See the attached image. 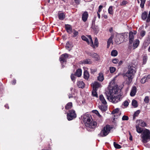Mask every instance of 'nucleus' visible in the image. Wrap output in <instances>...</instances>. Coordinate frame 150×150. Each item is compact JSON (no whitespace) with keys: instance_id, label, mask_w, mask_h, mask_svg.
I'll return each instance as SVG.
<instances>
[{"instance_id":"nucleus-1","label":"nucleus","mask_w":150,"mask_h":150,"mask_svg":"<svg viewBox=\"0 0 150 150\" xmlns=\"http://www.w3.org/2000/svg\"><path fill=\"white\" fill-rule=\"evenodd\" d=\"M136 71V68L135 67L133 66L128 67V70L125 74V76L127 77V83L129 84L132 82Z\"/></svg>"},{"instance_id":"nucleus-2","label":"nucleus","mask_w":150,"mask_h":150,"mask_svg":"<svg viewBox=\"0 0 150 150\" xmlns=\"http://www.w3.org/2000/svg\"><path fill=\"white\" fill-rule=\"evenodd\" d=\"M119 90L117 86H115L113 87H110L108 90L105 92L107 97L113 96L117 93Z\"/></svg>"},{"instance_id":"nucleus-3","label":"nucleus","mask_w":150,"mask_h":150,"mask_svg":"<svg viewBox=\"0 0 150 150\" xmlns=\"http://www.w3.org/2000/svg\"><path fill=\"white\" fill-rule=\"evenodd\" d=\"M139 133L142 132L141 137L142 138V141L143 143H146L150 140V132H137Z\"/></svg>"},{"instance_id":"nucleus-4","label":"nucleus","mask_w":150,"mask_h":150,"mask_svg":"<svg viewBox=\"0 0 150 150\" xmlns=\"http://www.w3.org/2000/svg\"><path fill=\"white\" fill-rule=\"evenodd\" d=\"M107 99L113 103H116L120 101L123 98V96L121 94L117 96H113L107 97Z\"/></svg>"},{"instance_id":"nucleus-5","label":"nucleus","mask_w":150,"mask_h":150,"mask_svg":"<svg viewBox=\"0 0 150 150\" xmlns=\"http://www.w3.org/2000/svg\"><path fill=\"white\" fill-rule=\"evenodd\" d=\"M137 123L138 124V125H137L136 126L137 131H143L140 126L143 127L146 126V124L145 122L143 120H137Z\"/></svg>"},{"instance_id":"nucleus-6","label":"nucleus","mask_w":150,"mask_h":150,"mask_svg":"<svg viewBox=\"0 0 150 150\" xmlns=\"http://www.w3.org/2000/svg\"><path fill=\"white\" fill-rule=\"evenodd\" d=\"M87 36L88 37L89 40H90V42H89V40L84 35L81 36V38L83 40L86 42L88 44L90 45L93 48H94L95 47V45L93 44V40L91 36L89 35Z\"/></svg>"},{"instance_id":"nucleus-7","label":"nucleus","mask_w":150,"mask_h":150,"mask_svg":"<svg viewBox=\"0 0 150 150\" xmlns=\"http://www.w3.org/2000/svg\"><path fill=\"white\" fill-rule=\"evenodd\" d=\"M91 120H93V119L91 115L88 114H86L83 116V121L86 126L88 125L89 122H90Z\"/></svg>"},{"instance_id":"nucleus-8","label":"nucleus","mask_w":150,"mask_h":150,"mask_svg":"<svg viewBox=\"0 0 150 150\" xmlns=\"http://www.w3.org/2000/svg\"><path fill=\"white\" fill-rule=\"evenodd\" d=\"M67 115V119L69 120H71L76 117V114L74 110H70Z\"/></svg>"},{"instance_id":"nucleus-9","label":"nucleus","mask_w":150,"mask_h":150,"mask_svg":"<svg viewBox=\"0 0 150 150\" xmlns=\"http://www.w3.org/2000/svg\"><path fill=\"white\" fill-rule=\"evenodd\" d=\"M91 120L90 122H89L88 125L86 127L90 128H94L96 127L97 125V123L95 121H93Z\"/></svg>"},{"instance_id":"nucleus-10","label":"nucleus","mask_w":150,"mask_h":150,"mask_svg":"<svg viewBox=\"0 0 150 150\" xmlns=\"http://www.w3.org/2000/svg\"><path fill=\"white\" fill-rule=\"evenodd\" d=\"M101 86L100 83L98 82L95 81L92 83L93 89L97 90Z\"/></svg>"},{"instance_id":"nucleus-11","label":"nucleus","mask_w":150,"mask_h":150,"mask_svg":"<svg viewBox=\"0 0 150 150\" xmlns=\"http://www.w3.org/2000/svg\"><path fill=\"white\" fill-rule=\"evenodd\" d=\"M68 57V55L67 53L62 55L59 58L60 61L61 62L62 61L63 62H66V59Z\"/></svg>"},{"instance_id":"nucleus-12","label":"nucleus","mask_w":150,"mask_h":150,"mask_svg":"<svg viewBox=\"0 0 150 150\" xmlns=\"http://www.w3.org/2000/svg\"><path fill=\"white\" fill-rule=\"evenodd\" d=\"M150 79V74H149L147 76H145L141 79L140 82L142 83H145L148 80Z\"/></svg>"},{"instance_id":"nucleus-13","label":"nucleus","mask_w":150,"mask_h":150,"mask_svg":"<svg viewBox=\"0 0 150 150\" xmlns=\"http://www.w3.org/2000/svg\"><path fill=\"white\" fill-rule=\"evenodd\" d=\"M129 38L130 44H132L134 39V33L132 31H130L129 33Z\"/></svg>"},{"instance_id":"nucleus-14","label":"nucleus","mask_w":150,"mask_h":150,"mask_svg":"<svg viewBox=\"0 0 150 150\" xmlns=\"http://www.w3.org/2000/svg\"><path fill=\"white\" fill-rule=\"evenodd\" d=\"M88 16V13L86 11L84 12L82 15V20L84 22H86Z\"/></svg>"},{"instance_id":"nucleus-15","label":"nucleus","mask_w":150,"mask_h":150,"mask_svg":"<svg viewBox=\"0 0 150 150\" xmlns=\"http://www.w3.org/2000/svg\"><path fill=\"white\" fill-rule=\"evenodd\" d=\"M113 128L112 126H111L109 125H107L104 127L102 131H110Z\"/></svg>"},{"instance_id":"nucleus-16","label":"nucleus","mask_w":150,"mask_h":150,"mask_svg":"<svg viewBox=\"0 0 150 150\" xmlns=\"http://www.w3.org/2000/svg\"><path fill=\"white\" fill-rule=\"evenodd\" d=\"M137 92V88L136 86H133L131 90L130 95L132 96H133L135 95Z\"/></svg>"},{"instance_id":"nucleus-17","label":"nucleus","mask_w":150,"mask_h":150,"mask_svg":"<svg viewBox=\"0 0 150 150\" xmlns=\"http://www.w3.org/2000/svg\"><path fill=\"white\" fill-rule=\"evenodd\" d=\"M77 85L79 88H84L85 85L84 83L81 81H79L77 82Z\"/></svg>"},{"instance_id":"nucleus-18","label":"nucleus","mask_w":150,"mask_h":150,"mask_svg":"<svg viewBox=\"0 0 150 150\" xmlns=\"http://www.w3.org/2000/svg\"><path fill=\"white\" fill-rule=\"evenodd\" d=\"M99 108L102 112H105L107 110V106L106 105H101L99 106Z\"/></svg>"},{"instance_id":"nucleus-19","label":"nucleus","mask_w":150,"mask_h":150,"mask_svg":"<svg viewBox=\"0 0 150 150\" xmlns=\"http://www.w3.org/2000/svg\"><path fill=\"white\" fill-rule=\"evenodd\" d=\"M113 35H112L110 38L108 39L107 42V48H108L110 46L111 43L113 44L112 39L113 38Z\"/></svg>"},{"instance_id":"nucleus-20","label":"nucleus","mask_w":150,"mask_h":150,"mask_svg":"<svg viewBox=\"0 0 150 150\" xmlns=\"http://www.w3.org/2000/svg\"><path fill=\"white\" fill-rule=\"evenodd\" d=\"M66 29L67 31L69 33H71L72 31V28L71 25H67L65 26Z\"/></svg>"},{"instance_id":"nucleus-21","label":"nucleus","mask_w":150,"mask_h":150,"mask_svg":"<svg viewBox=\"0 0 150 150\" xmlns=\"http://www.w3.org/2000/svg\"><path fill=\"white\" fill-rule=\"evenodd\" d=\"M99 98L103 104L105 105L107 103V102L103 95H101L100 96Z\"/></svg>"},{"instance_id":"nucleus-22","label":"nucleus","mask_w":150,"mask_h":150,"mask_svg":"<svg viewBox=\"0 0 150 150\" xmlns=\"http://www.w3.org/2000/svg\"><path fill=\"white\" fill-rule=\"evenodd\" d=\"M109 133V132H100L98 134V136L99 137H105L108 135Z\"/></svg>"},{"instance_id":"nucleus-23","label":"nucleus","mask_w":150,"mask_h":150,"mask_svg":"<svg viewBox=\"0 0 150 150\" xmlns=\"http://www.w3.org/2000/svg\"><path fill=\"white\" fill-rule=\"evenodd\" d=\"M82 73L81 70L80 69H78L76 71L75 75L78 77H80Z\"/></svg>"},{"instance_id":"nucleus-24","label":"nucleus","mask_w":150,"mask_h":150,"mask_svg":"<svg viewBox=\"0 0 150 150\" xmlns=\"http://www.w3.org/2000/svg\"><path fill=\"white\" fill-rule=\"evenodd\" d=\"M88 55L93 58H95L96 59H98V55L97 54L94 52H90L88 53Z\"/></svg>"},{"instance_id":"nucleus-25","label":"nucleus","mask_w":150,"mask_h":150,"mask_svg":"<svg viewBox=\"0 0 150 150\" xmlns=\"http://www.w3.org/2000/svg\"><path fill=\"white\" fill-rule=\"evenodd\" d=\"M89 77V74L88 72L87 71H84V78L86 80H88Z\"/></svg>"},{"instance_id":"nucleus-26","label":"nucleus","mask_w":150,"mask_h":150,"mask_svg":"<svg viewBox=\"0 0 150 150\" xmlns=\"http://www.w3.org/2000/svg\"><path fill=\"white\" fill-rule=\"evenodd\" d=\"M92 63V61L89 59H87L83 60L82 62V63L84 64H90Z\"/></svg>"},{"instance_id":"nucleus-27","label":"nucleus","mask_w":150,"mask_h":150,"mask_svg":"<svg viewBox=\"0 0 150 150\" xmlns=\"http://www.w3.org/2000/svg\"><path fill=\"white\" fill-rule=\"evenodd\" d=\"M72 106V103L71 102L68 103L65 106V108L66 110H68L71 108Z\"/></svg>"},{"instance_id":"nucleus-28","label":"nucleus","mask_w":150,"mask_h":150,"mask_svg":"<svg viewBox=\"0 0 150 150\" xmlns=\"http://www.w3.org/2000/svg\"><path fill=\"white\" fill-rule=\"evenodd\" d=\"M147 13L146 11L142 13V18L143 20H145L147 17Z\"/></svg>"},{"instance_id":"nucleus-29","label":"nucleus","mask_w":150,"mask_h":150,"mask_svg":"<svg viewBox=\"0 0 150 150\" xmlns=\"http://www.w3.org/2000/svg\"><path fill=\"white\" fill-rule=\"evenodd\" d=\"M98 81H102L103 80V76L102 74L100 73L98 77Z\"/></svg>"},{"instance_id":"nucleus-30","label":"nucleus","mask_w":150,"mask_h":150,"mask_svg":"<svg viewBox=\"0 0 150 150\" xmlns=\"http://www.w3.org/2000/svg\"><path fill=\"white\" fill-rule=\"evenodd\" d=\"M139 40L138 39L136 40L134 42L133 46L135 48L137 47L139 44Z\"/></svg>"},{"instance_id":"nucleus-31","label":"nucleus","mask_w":150,"mask_h":150,"mask_svg":"<svg viewBox=\"0 0 150 150\" xmlns=\"http://www.w3.org/2000/svg\"><path fill=\"white\" fill-rule=\"evenodd\" d=\"M58 17L59 19L63 20L64 18V15L63 13H61L58 14Z\"/></svg>"},{"instance_id":"nucleus-32","label":"nucleus","mask_w":150,"mask_h":150,"mask_svg":"<svg viewBox=\"0 0 150 150\" xmlns=\"http://www.w3.org/2000/svg\"><path fill=\"white\" fill-rule=\"evenodd\" d=\"M97 90L94 89H93V90L92 92V95L95 97H98V94L96 92Z\"/></svg>"},{"instance_id":"nucleus-33","label":"nucleus","mask_w":150,"mask_h":150,"mask_svg":"<svg viewBox=\"0 0 150 150\" xmlns=\"http://www.w3.org/2000/svg\"><path fill=\"white\" fill-rule=\"evenodd\" d=\"M117 52L116 50H113L111 52V55L112 56H116L117 55Z\"/></svg>"},{"instance_id":"nucleus-34","label":"nucleus","mask_w":150,"mask_h":150,"mask_svg":"<svg viewBox=\"0 0 150 150\" xmlns=\"http://www.w3.org/2000/svg\"><path fill=\"white\" fill-rule=\"evenodd\" d=\"M132 105L135 108L137 107V101L135 100H133L132 102Z\"/></svg>"},{"instance_id":"nucleus-35","label":"nucleus","mask_w":150,"mask_h":150,"mask_svg":"<svg viewBox=\"0 0 150 150\" xmlns=\"http://www.w3.org/2000/svg\"><path fill=\"white\" fill-rule=\"evenodd\" d=\"M72 45L71 42H68L66 44L65 47L67 49L70 48L72 47Z\"/></svg>"},{"instance_id":"nucleus-36","label":"nucleus","mask_w":150,"mask_h":150,"mask_svg":"<svg viewBox=\"0 0 150 150\" xmlns=\"http://www.w3.org/2000/svg\"><path fill=\"white\" fill-rule=\"evenodd\" d=\"M113 145L117 149H120L121 147V146L118 144L116 143L115 142H114Z\"/></svg>"},{"instance_id":"nucleus-37","label":"nucleus","mask_w":150,"mask_h":150,"mask_svg":"<svg viewBox=\"0 0 150 150\" xmlns=\"http://www.w3.org/2000/svg\"><path fill=\"white\" fill-rule=\"evenodd\" d=\"M92 28L96 32H98L99 31V28L98 26H95L93 25Z\"/></svg>"},{"instance_id":"nucleus-38","label":"nucleus","mask_w":150,"mask_h":150,"mask_svg":"<svg viewBox=\"0 0 150 150\" xmlns=\"http://www.w3.org/2000/svg\"><path fill=\"white\" fill-rule=\"evenodd\" d=\"M145 1L146 0H141V4H140V6L141 8H144Z\"/></svg>"},{"instance_id":"nucleus-39","label":"nucleus","mask_w":150,"mask_h":150,"mask_svg":"<svg viewBox=\"0 0 150 150\" xmlns=\"http://www.w3.org/2000/svg\"><path fill=\"white\" fill-rule=\"evenodd\" d=\"M140 112L139 110H137L134 113L133 115V118H134L138 116Z\"/></svg>"},{"instance_id":"nucleus-40","label":"nucleus","mask_w":150,"mask_h":150,"mask_svg":"<svg viewBox=\"0 0 150 150\" xmlns=\"http://www.w3.org/2000/svg\"><path fill=\"white\" fill-rule=\"evenodd\" d=\"M110 73H113L116 70L115 68L114 67H110Z\"/></svg>"},{"instance_id":"nucleus-41","label":"nucleus","mask_w":150,"mask_h":150,"mask_svg":"<svg viewBox=\"0 0 150 150\" xmlns=\"http://www.w3.org/2000/svg\"><path fill=\"white\" fill-rule=\"evenodd\" d=\"M108 13L110 14L112 13V6H110L108 8Z\"/></svg>"},{"instance_id":"nucleus-42","label":"nucleus","mask_w":150,"mask_h":150,"mask_svg":"<svg viewBox=\"0 0 150 150\" xmlns=\"http://www.w3.org/2000/svg\"><path fill=\"white\" fill-rule=\"evenodd\" d=\"M119 111V109L118 108H116L113 110V111L112 112V114H113L115 113H117Z\"/></svg>"},{"instance_id":"nucleus-43","label":"nucleus","mask_w":150,"mask_h":150,"mask_svg":"<svg viewBox=\"0 0 150 150\" xmlns=\"http://www.w3.org/2000/svg\"><path fill=\"white\" fill-rule=\"evenodd\" d=\"M144 101L146 103H148L149 102V99L148 96H146L144 99Z\"/></svg>"},{"instance_id":"nucleus-44","label":"nucleus","mask_w":150,"mask_h":150,"mask_svg":"<svg viewBox=\"0 0 150 150\" xmlns=\"http://www.w3.org/2000/svg\"><path fill=\"white\" fill-rule=\"evenodd\" d=\"M115 42L117 44H119L121 43V42H120V40H119V38L117 37L115 38Z\"/></svg>"},{"instance_id":"nucleus-45","label":"nucleus","mask_w":150,"mask_h":150,"mask_svg":"<svg viewBox=\"0 0 150 150\" xmlns=\"http://www.w3.org/2000/svg\"><path fill=\"white\" fill-rule=\"evenodd\" d=\"M129 118L127 116L124 115L122 117V120H128Z\"/></svg>"},{"instance_id":"nucleus-46","label":"nucleus","mask_w":150,"mask_h":150,"mask_svg":"<svg viewBox=\"0 0 150 150\" xmlns=\"http://www.w3.org/2000/svg\"><path fill=\"white\" fill-rule=\"evenodd\" d=\"M146 33V32L144 30H142L140 32V35L142 37H143L144 36Z\"/></svg>"},{"instance_id":"nucleus-47","label":"nucleus","mask_w":150,"mask_h":150,"mask_svg":"<svg viewBox=\"0 0 150 150\" xmlns=\"http://www.w3.org/2000/svg\"><path fill=\"white\" fill-rule=\"evenodd\" d=\"M112 62L114 64H116L119 62V60L117 59H115L112 60Z\"/></svg>"},{"instance_id":"nucleus-48","label":"nucleus","mask_w":150,"mask_h":150,"mask_svg":"<svg viewBox=\"0 0 150 150\" xmlns=\"http://www.w3.org/2000/svg\"><path fill=\"white\" fill-rule=\"evenodd\" d=\"M91 70V72L92 74H94L95 72L96 71L97 69H92L91 68L90 69Z\"/></svg>"},{"instance_id":"nucleus-49","label":"nucleus","mask_w":150,"mask_h":150,"mask_svg":"<svg viewBox=\"0 0 150 150\" xmlns=\"http://www.w3.org/2000/svg\"><path fill=\"white\" fill-rule=\"evenodd\" d=\"M98 39L97 38H96L95 39L94 41L95 45L97 47L98 46Z\"/></svg>"},{"instance_id":"nucleus-50","label":"nucleus","mask_w":150,"mask_h":150,"mask_svg":"<svg viewBox=\"0 0 150 150\" xmlns=\"http://www.w3.org/2000/svg\"><path fill=\"white\" fill-rule=\"evenodd\" d=\"M150 21V11L149 12L148 16L147 18L146 19V22L148 23Z\"/></svg>"},{"instance_id":"nucleus-51","label":"nucleus","mask_w":150,"mask_h":150,"mask_svg":"<svg viewBox=\"0 0 150 150\" xmlns=\"http://www.w3.org/2000/svg\"><path fill=\"white\" fill-rule=\"evenodd\" d=\"M127 1H123L120 3L121 5H125L127 4Z\"/></svg>"},{"instance_id":"nucleus-52","label":"nucleus","mask_w":150,"mask_h":150,"mask_svg":"<svg viewBox=\"0 0 150 150\" xmlns=\"http://www.w3.org/2000/svg\"><path fill=\"white\" fill-rule=\"evenodd\" d=\"M129 105V103L127 101H125L124 102L123 105L124 106H127Z\"/></svg>"},{"instance_id":"nucleus-53","label":"nucleus","mask_w":150,"mask_h":150,"mask_svg":"<svg viewBox=\"0 0 150 150\" xmlns=\"http://www.w3.org/2000/svg\"><path fill=\"white\" fill-rule=\"evenodd\" d=\"M92 112L96 114L97 115H98V114L99 113L96 110H93Z\"/></svg>"},{"instance_id":"nucleus-54","label":"nucleus","mask_w":150,"mask_h":150,"mask_svg":"<svg viewBox=\"0 0 150 150\" xmlns=\"http://www.w3.org/2000/svg\"><path fill=\"white\" fill-rule=\"evenodd\" d=\"M147 58L146 56H144L143 57V63L145 64L146 62Z\"/></svg>"},{"instance_id":"nucleus-55","label":"nucleus","mask_w":150,"mask_h":150,"mask_svg":"<svg viewBox=\"0 0 150 150\" xmlns=\"http://www.w3.org/2000/svg\"><path fill=\"white\" fill-rule=\"evenodd\" d=\"M103 7L102 6L100 5L99 6V9L98 10V12H100L101 11Z\"/></svg>"},{"instance_id":"nucleus-56","label":"nucleus","mask_w":150,"mask_h":150,"mask_svg":"<svg viewBox=\"0 0 150 150\" xmlns=\"http://www.w3.org/2000/svg\"><path fill=\"white\" fill-rule=\"evenodd\" d=\"M74 37H76L78 34V32L77 31H75L73 33Z\"/></svg>"},{"instance_id":"nucleus-57","label":"nucleus","mask_w":150,"mask_h":150,"mask_svg":"<svg viewBox=\"0 0 150 150\" xmlns=\"http://www.w3.org/2000/svg\"><path fill=\"white\" fill-rule=\"evenodd\" d=\"M129 139L130 141H132V135L131 133H130V132H129Z\"/></svg>"},{"instance_id":"nucleus-58","label":"nucleus","mask_w":150,"mask_h":150,"mask_svg":"<svg viewBox=\"0 0 150 150\" xmlns=\"http://www.w3.org/2000/svg\"><path fill=\"white\" fill-rule=\"evenodd\" d=\"M71 77L72 81H73L75 79V77L74 76V75L73 74H72L71 75Z\"/></svg>"},{"instance_id":"nucleus-59","label":"nucleus","mask_w":150,"mask_h":150,"mask_svg":"<svg viewBox=\"0 0 150 150\" xmlns=\"http://www.w3.org/2000/svg\"><path fill=\"white\" fill-rule=\"evenodd\" d=\"M75 2L77 4H79L80 3V0H74Z\"/></svg>"},{"instance_id":"nucleus-60","label":"nucleus","mask_w":150,"mask_h":150,"mask_svg":"<svg viewBox=\"0 0 150 150\" xmlns=\"http://www.w3.org/2000/svg\"><path fill=\"white\" fill-rule=\"evenodd\" d=\"M16 83V80H14L12 82V84L13 85L15 84Z\"/></svg>"},{"instance_id":"nucleus-61","label":"nucleus","mask_w":150,"mask_h":150,"mask_svg":"<svg viewBox=\"0 0 150 150\" xmlns=\"http://www.w3.org/2000/svg\"><path fill=\"white\" fill-rule=\"evenodd\" d=\"M97 116H98V117L100 118V120L102 121V117L101 115L99 113L98 114V115Z\"/></svg>"},{"instance_id":"nucleus-62","label":"nucleus","mask_w":150,"mask_h":150,"mask_svg":"<svg viewBox=\"0 0 150 150\" xmlns=\"http://www.w3.org/2000/svg\"><path fill=\"white\" fill-rule=\"evenodd\" d=\"M99 12H97V13L98 14V16L99 18H100V13H99Z\"/></svg>"},{"instance_id":"nucleus-63","label":"nucleus","mask_w":150,"mask_h":150,"mask_svg":"<svg viewBox=\"0 0 150 150\" xmlns=\"http://www.w3.org/2000/svg\"><path fill=\"white\" fill-rule=\"evenodd\" d=\"M122 61H120L118 63L119 65H121L122 64Z\"/></svg>"},{"instance_id":"nucleus-64","label":"nucleus","mask_w":150,"mask_h":150,"mask_svg":"<svg viewBox=\"0 0 150 150\" xmlns=\"http://www.w3.org/2000/svg\"><path fill=\"white\" fill-rule=\"evenodd\" d=\"M113 29L112 28H111L109 29V31L110 32H112V31Z\"/></svg>"}]
</instances>
